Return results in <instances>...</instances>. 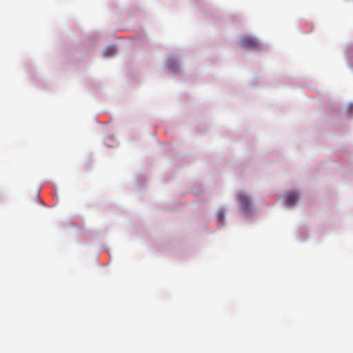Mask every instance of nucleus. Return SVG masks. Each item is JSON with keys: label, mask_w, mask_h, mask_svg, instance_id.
Masks as SVG:
<instances>
[{"label": "nucleus", "mask_w": 353, "mask_h": 353, "mask_svg": "<svg viewBox=\"0 0 353 353\" xmlns=\"http://www.w3.org/2000/svg\"><path fill=\"white\" fill-rule=\"evenodd\" d=\"M225 214L223 210H220L216 214V219L219 222L222 223L224 221Z\"/></svg>", "instance_id": "5"}, {"label": "nucleus", "mask_w": 353, "mask_h": 353, "mask_svg": "<svg viewBox=\"0 0 353 353\" xmlns=\"http://www.w3.org/2000/svg\"><path fill=\"white\" fill-rule=\"evenodd\" d=\"M168 68H169L170 70H172L173 71L175 70L174 68V66H172V62L169 63Z\"/></svg>", "instance_id": "6"}, {"label": "nucleus", "mask_w": 353, "mask_h": 353, "mask_svg": "<svg viewBox=\"0 0 353 353\" xmlns=\"http://www.w3.org/2000/svg\"><path fill=\"white\" fill-rule=\"evenodd\" d=\"M350 109H352L353 110V106H350Z\"/></svg>", "instance_id": "7"}, {"label": "nucleus", "mask_w": 353, "mask_h": 353, "mask_svg": "<svg viewBox=\"0 0 353 353\" xmlns=\"http://www.w3.org/2000/svg\"><path fill=\"white\" fill-rule=\"evenodd\" d=\"M116 52H117L116 48L114 46H111V47L107 48L104 50V55L106 57H112V56L116 54Z\"/></svg>", "instance_id": "4"}, {"label": "nucleus", "mask_w": 353, "mask_h": 353, "mask_svg": "<svg viewBox=\"0 0 353 353\" xmlns=\"http://www.w3.org/2000/svg\"><path fill=\"white\" fill-rule=\"evenodd\" d=\"M285 202L288 205H292L299 200V194L296 192H288L285 194Z\"/></svg>", "instance_id": "3"}, {"label": "nucleus", "mask_w": 353, "mask_h": 353, "mask_svg": "<svg viewBox=\"0 0 353 353\" xmlns=\"http://www.w3.org/2000/svg\"><path fill=\"white\" fill-rule=\"evenodd\" d=\"M240 46L247 49H258L259 44L258 41L251 37H243L241 39Z\"/></svg>", "instance_id": "1"}, {"label": "nucleus", "mask_w": 353, "mask_h": 353, "mask_svg": "<svg viewBox=\"0 0 353 353\" xmlns=\"http://www.w3.org/2000/svg\"><path fill=\"white\" fill-rule=\"evenodd\" d=\"M239 201L241 210L248 213L250 210V200L249 197L245 194H240L239 196Z\"/></svg>", "instance_id": "2"}]
</instances>
